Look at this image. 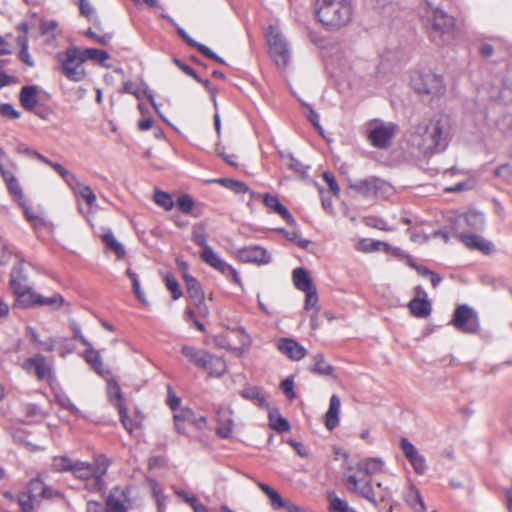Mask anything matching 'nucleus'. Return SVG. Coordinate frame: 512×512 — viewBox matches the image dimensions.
<instances>
[{
    "mask_svg": "<svg viewBox=\"0 0 512 512\" xmlns=\"http://www.w3.org/2000/svg\"><path fill=\"white\" fill-rule=\"evenodd\" d=\"M451 124L447 115H438L428 122L413 127L408 136V143L422 155L442 152L449 141Z\"/></svg>",
    "mask_w": 512,
    "mask_h": 512,
    "instance_id": "nucleus-1",
    "label": "nucleus"
},
{
    "mask_svg": "<svg viewBox=\"0 0 512 512\" xmlns=\"http://www.w3.org/2000/svg\"><path fill=\"white\" fill-rule=\"evenodd\" d=\"M421 17L430 40L437 46L450 43L455 36V20L443 10L426 1L421 8Z\"/></svg>",
    "mask_w": 512,
    "mask_h": 512,
    "instance_id": "nucleus-2",
    "label": "nucleus"
},
{
    "mask_svg": "<svg viewBox=\"0 0 512 512\" xmlns=\"http://www.w3.org/2000/svg\"><path fill=\"white\" fill-rule=\"evenodd\" d=\"M315 15L327 30L334 31L351 21L353 8L348 0H316Z\"/></svg>",
    "mask_w": 512,
    "mask_h": 512,
    "instance_id": "nucleus-3",
    "label": "nucleus"
},
{
    "mask_svg": "<svg viewBox=\"0 0 512 512\" xmlns=\"http://www.w3.org/2000/svg\"><path fill=\"white\" fill-rule=\"evenodd\" d=\"M57 60L61 73L70 81L81 82L86 78L87 73L83 67L85 60L78 47L70 46L64 52L58 53Z\"/></svg>",
    "mask_w": 512,
    "mask_h": 512,
    "instance_id": "nucleus-4",
    "label": "nucleus"
},
{
    "mask_svg": "<svg viewBox=\"0 0 512 512\" xmlns=\"http://www.w3.org/2000/svg\"><path fill=\"white\" fill-rule=\"evenodd\" d=\"M367 129L370 143L376 148L386 149L395 136L398 126L392 122L374 119L368 123Z\"/></svg>",
    "mask_w": 512,
    "mask_h": 512,
    "instance_id": "nucleus-5",
    "label": "nucleus"
},
{
    "mask_svg": "<svg viewBox=\"0 0 512 512\" xmlns=\"http://www.w3.org/2000/svg\"><path fill=\"white\" fill-rule=\"evenodd\" d=\"M412 87L420 96L440 97L445 93L441 76L433 73H421L412 78Z\"/></svg>",
    "mask_w": 512,
    "mask_h": 512,
    "instance_id": "nucleus-6",
    "label": "nucleus"
},
{
    "mask_svg": "<svg viewBox=\"0 0 512 512\" xmlns=\"http://www.w3.org/2000/svg\"><path fill=\"white\" fill-rule=\"evenodd\" d=\"M349 189L364 197H387L392 192V186L378 177H368L349 183Z\"/></svg>",
    "mask_w": 512,
    "mask_h": 512,
    "instance_id": "nucleus-7",
    "label": "nucleus"
},
{
    "mask_svg": "<svg viewBox=\"0 0 512 512\" xmlns=\"http://www.w3.org/2000/svg\"><path fill=\"white\" fill-rule=\"evenodd\" d=\"M267 42L270 49L271 57L277 66H286L289 62L288 44L278 28L269 26L267 33Z\"/></svg>",
    "mask_w": 512,
    "mask_h": 512,
    "instance_id": "nucleus-8",
    "label": "nucleus"
},
{
    "mask_svg": "<svg viewBox=\"0 0 512 512\" xmlns=\"http://www.w3.org/2000/svg\"><path fill=\"white\" fill-rule=\"evenodd\" d=\"M452 324L457 330L466 334L477 333L480 329L477 313L466 304L459 305L455 309Z\"/></svg>",
    "mask_w": 512,
    "mask_h": 512,
    "instance_id": "nucleus-9",
    "label": "nucleus"
},
{
    "mask_svg": "<svg viewBox=\"0 0 512 512\" xmlns=\"http://www.w3.org/2000/svg\"><path fill=\"white\" fill-rule=\"evenodd\" d=\"M200 257L203 262L215 270H218L227 277H231L233 282L240 283V277L236 269L221 259L211 247H205V250H202Z\"/></svg>",
    "mask_w": 512,
    "mask_h": 512,
    "instance_id": "nucleus-10",
    "label": "nucleus"
},
{
    "mask_svg": "<svg viewBox=\"0 0 512 512\" xmlns=\"http://www.w3.org/2000/svg\"><path fill=\"white\" fill-rule=\"evenodd\" d=\"M131 506L129 494L120 487L110 490L105 501V512H128Z\"/></svg>",
    "mask_w": 512,
    "mask_h": 512,
    "instance_id": "nucleus-11",
    "label": "nucleus"
},
{
    "mask_svg": "<svg viewBox=\"0 0 512 512\" xmlns=\"http://www.w3.org/2000/svg\"><path fill=\"white\" fill-rule=\"evenodd\" d=\"M163 19L168 20L172 25L175 26L178 35L182 38V40L190 47L197 48L204 56L207 58L214 60L222 65H226V62L223 58L215 54L209 47L204 44L198 43L194 39H192L186 31L180 27L169 15L161 14Z\"/></svg>",
    "mask_w": 512,
    "mask_h": 512,
    "instance_id": "nucleus-12",
    "label": "nucleus"
},
{
    "mask_svg": "<svg viewBox=\"0 0 512 512\" xmlns=\"http://www.w3.org/2000/svg\"><path fill=\"white\" fill-rule=\"evenodd\" d=\"M400 447L404 456L413 467L414 472L418 475H423L427 471L425 457L419 453L415 445L407 438H401Z\"/></svg>",
    "mask_w": 512,
    "mask_h": 512,
    "instance_id": "nucleus-13",
    "label": "nucleus"
},
{
    "mask_svg": "<svg viewBox=\"0 0 512 512\" xmlns=\"http://www.w3.org/2000/svg\"><path fill=\"white\" fill-rule=\"evenodd\" d=\"M9 286L13 293L32 288L23 260L18 261L11 269Z\"/></svg>",
    "mask_w": 512,
    "mask_h": 512,
    "instance_id": "nucleus-14",
    "label": "nucleus"
},
{
    "mask_svg": "<svg viewBox=\"0 0 512 512\" xmlns=\"http://www.w3.org/2000/svg\"><path fill=\"white\" fill-rule=\"evenodd\" d=\"M232 415L233 411L230 408L220 406L216 409V434L220 438L227 439L231 436L234 427Z\"/></svg>",
    "mask_w": 512,
    "mask_h": 512,
    "instance_id": "nucleus-15",
    "label": "nucleus"
},
{
    "mask_svg": "<svg viewBox=\"0 0 512 512\" xmlns=\"http://www.w3.org/2000/svg\"><path fill=\"white\" fill-rule=\"evenodd\" d=\"M186 289L190 299L197 309L198 314L203 317L207 316L209 314V309L205 304V295L198 281L196 279L187 280Z\"/></svg>",
    "mask_w": 512,
    "mask_h": 512,
    "instance_id": "nucleus-16",
    "label": "nucleus"
},
{
    "mask_svg": "<svg viewBox=\"0 0 512 512\" xmlns=\"http://www.w3.org/2000/svg\"><path fill=\"white\" fill-rule=\"evenodd\" d=\"M278 350L293 361H299L305 357L306 349L291 338H281L277 343Z\"/></svg>",
    "mask_w": 512,
    "mask_h": 512,
    "instance_id": "nucleus-17",
    "label": "nucleus"
},
{
    "mask_svg": "<svg viewBox=\"0 0 512 512\" xmlns=\"http://www.w3.org/2000/svg\"><path fill=\"white\" fill-rule=\"evenodd\" d=\"M23 367L29 373H33L38 380L46 379L51 373V369L46 363L45 357L41 354H37L34 357L25 360Z\"/></svg>",
    "mask_w": 512,
    "mask_h": 512,
    "instance_id": "nucleus-18",
    "label": "nucleus"
},
{
    "mask_svg": "<svg viewBox=\"0 0 512 512\" xmlns=\"http://www.w3.org/2000/svg\"><path fill=\"white\" fill-rule=\"evenodd\" d=\"M238 258L242 262H253L267 264L270 262V256L267 251L260 246L244 247L238 250Z\"/></svg>",
    "mask_w": 512,
    "mask_h": 512,
    "instance_id": "nucleus-19",
    "label": "nucleus"
},
{
    "mask_svg": "<svg viewBox=\"0 0 512 512\" xmlns=\"http://www.w3.org/2000/svg\"><path fill=\"white\" fill-rule=\"evenodd\" d=\"M459 237L464 245L471 250H477L486 255L493 250V244L479 235L462 233Z\"/></svg>",
    "mask_w": 512,
    "mask_h": 512,
    "instance_id": "nucleus-20",
    "label": "nucleus"
},
{
    "mask_svg": "<svg viewBox=\"0 0 512 512\" xmlns=\"http://www.w3.org/2000/svg\"><path fill=\"white\" fill-rule=\"evenodd\" d=\"M362 478H358L355 475H349L346 478L347 483L351 486L350 489L361 497L369 501L371 504L376 505L377 500L374 489L372 487L371 480L367 481L362 487L359 486V482Z\"/></svg>",
    "mask_w": 512,
    "mask_h": 512,
    "instance_id": "nucleus-21",
    "label": "nucleus"
},
{
    "mask_svg": "<svg viewBox=\"0 0 512 512\" xmlns=\"http://www.w3.org/2000/svg\"><path fill=\"white\" fill-rule=\"evenodd\" d=\"M264 205L272 212L280 215L288 224L296 225L294 217L291 215L289 210L280 203L279 199L275 195L264 194L263 195Z\"/></svg>",
    "mask_w": 512,
    "mask_h": 512,
    "instance_id": "nucleus-22",
    "label": "nucleus"
},
{
    "mask_svg": "<svg viewBox=\"0 0 512 512\" xmlns=\"http://www.w3.org/2000/svg\"><path fill=\"white\" fill-rule=\"evenodd\" d=\"M103 466L104 464L100 463L98 460L94 463L76 461L73 464L72 473L76 478L85 481L100 471Z\"/></svg>",
    "mask_w": 512,
    "mask_h": 512,
    "instance_id": "nucleus-23",
    "label": "nucleus"
},
{
    "mask_svg": "<svg viewBox=\"0 0 512 512\" xmlns=\"http://www.w3.org/2000/svg\"><path fill=\"white\" fill-rule=\"evenodd\" d=\"M173 418L177 422H179L180 420H184L185 423L192 424L198 430H202L207 427L206 417L197 415L190 408H183L177 413H174Z\"/></svg>",
    "mask_w": 512,
    "mask_h": 512,
    "instance_id": "nucleus-24",
    "label": "nucleus"
},
{
    "mask_svg": "<svg viewBox=\"0 0 512 512\" xmlns=\"http://www.w3.org/2000/svg\"><path fill=\"white\" fill-rule=\"evenodd\" d=\"M341 401L338 395L333 394L330 398L329 408L325 414V426L328 430H333L339 424Z\"/></svg>",
    "mask_w": 512,
    "mask_h": 512,
    "instance_id": "nucleus-25",
    "label": "nucleus"
},
{
    "mask_svg": "<svg viewBox=\"0 0 512 512\" xmlns=\"http://www.w3.org/2000/svg\"><path fill=\"white\" fill-rule=\"evenodd\" d=\"M19 101L27 111H34L38 104V87L35 85L23 86L19 93Z\"/></svg>",
    "mask_w": 512,
    "mask_h": 512,
    "instance_id": "nucleus-26",
    "label": "nucleus"
},
{
    "mask_svg": "<svg viewBox=\"0 0 512 512\" xmlns=\"http://www.w3.org/2000/svg\"><path fill=\"white\" fill-rule=\"evenodd\" d=\"M201 369L208 372L211 376L220 377L226 371V363L222 358L207 352L205 365L201 366Z\"/></svg>",
    "mask_w": 512,
    "mask_h": 512,
    "instance_id": "nucleus-27",
    "label": "nucleus"
},
{
    "mask_svg": "<svg viewBox=\"0 0 512 512\" xmlns=\"http://www.w3.org/2000/svg\"><path fill=\"white\" fill-rule=\"evenodd\" d=\"M384 462L381 458H366L357 463L356 469L363 476H371L382 471Z\"/></svg>",
    "mask_w": 512,
    "mask_h": 512,
    "instance_id": "nucleus-28",
    "label": "nucleus"
},
{
    "mask_svg": "<svg viewBox=\"0 0 512 512\" xmlns=\"http://www.w3.org/2000/svg\"><path fill=\"white\" fill-rule=\"evenodd\" d=\"M292 279L295 287L302 292H307L316 288L305 268H295L292 272Z\"/></svg>",
    "mask_w": 512,
    "mask_h": 512,
    "instance_id": "nucleus-29",
    "label": "nucleus"
},
{
    "mask_svg": "<svg viewBox=\"0 0 512 512\" xmlns=\"http://www.w3.org/2000/svg\"><path fill=\"white\" fill-rule=\"evenodd\" d=\"M313 364L310 371L320 376L334 377V367L330 365L322 353H317L312 357Z\"/></svg>",
    "mask_w": 512,
    "mask_h": 512,
    "instance_id": "nucleus-30",
    "label": "nucleus"
},
{
    "mask_svg": "<svg viewBox=\"0 0 512 512\" xmlns=\"http://www.w3.org/2000/svg\"><path fill=\"white\" fill-rule=\"evenodd\" d=\"M408 308L411 314L417 318H427L432 311L431 303L424 298L415 297L409 304Z\"/></svg>",
    "mask_w": 512,
    "mask_h": 512,
    "instance_id": "nucleus-31",
    "label": "nucleus"
},
{
    "mask_svg": "<svg viewBox=\"0 0 512 512\" xmlns=\"http://www.w3.org/2000/svg\"><path fill=\"white\" fill-rule=\"evenodd\" d=\"M27 494L31 495L34 499L39 501L41 498H50L52 495V490L49 489L42 480L36 478L32 479L27 486L25 491Z\"/></svg>",
    "mask_w": 512,
    "mask_h": 512,
    "instance_id": "nucleus-32",
    "label": "nucleus"
},
{
    "mask_svg": "<svg viewBox=\"0 0 512 512\" xmlns=\"http://www.w3.org/2000/svg\"><path fill=\"white\" fill-rule=\"evenodd\" d=\"M268 419L271 429L278 433L288 432L291 428L288 420L282 417L277 408L269 410Z\"/></svg>",
    "mask_w": 512,
    "mask_h": 512,
    "instance_id": "nucleus-33",
    "label": "nucleus"
},
{
    "mask_svg": "<svg viewBox=\"0 0 512 512\" xmlns=\"http://www.w3.org/2000/svg\"><path fill=\"white\" fill-rule=\"evenodd\" d=\"M181 353L196 367L201 368V366L205 365L207 351L197 349L193 346L183 345L181 347Z\"/></svg>",
    "mask_w": 512,
    "mask_h": 512,
    "instance_id": "nucleus-34",
    "label": "nucleus"
},
{
    "mask_svg": "<svg viewBox=\"0 0 512 512\" xmlns=\"http://www.w3.org/2000/svg\"><path fill=\"white\" fill-rule=\"evenodd\" d=\"M240 395L249 401L254 402L260 408H269L265 396L255 386H249L240 391Z\"/></svg>",
    "mask_w": 512,
    "mask_h": 512,
    "instance_id": "nucleus-35",
    "label": "nucleus"
},
{
    "mask_svg": "<svg viewBox=\"0 0 512 512\" xmlns=\"http://www.w3.org/2000/svg\"><path fill=\"white\" fill-rule=\"evenodd\" d=\"M17 296L16 299V305L22 308H32L38 305V299L36 296H39L38 293H36L33 288L27 289L24 291H20L17 293H14Z\"/></svg>",
    "mask_w": 512,
    "mask_h": 512,
    "instance_id": "nucleus-36",
    "label": "nucleus"
},
{
    "mask_svg": "<svg viewBox=\"0 0 512 512\" xmlns=\"http://www.w3.org/2000/svg\"><path fill=\"white\" fill-rule=\"evenodd\" d=\"M107 471V465H104L100 471H98L95 475L89 477L85 480V488L90 492H100L105 487V481L103 476Z\"/></svg>",
    "mask_w": 512,
    "mask_h": 512,
    "instance_id": "nucleus-37",
    "label": "nucleus"
},
{
    "mask_svg": "<svg viewBox=\"0 0 512 512\" xmlns=\"http://www.w3.org/2000/svg\"><path fill=\"white\" fill-rule=\"evenodd\" d=\"M102 241L105 243V245L112 250L118 259H123L126 255V251L123 247V245L117 241V239L114 237L113 233L108 230L102 235Z\"/></svg>",
    "mask_w": 512,
    "mask_h": 512,
    "instance_id": "nucleus-38",
    "label": "nucleus"
},
{
    "mask_svg": "<svg viewBox=\"0 0 512 512\" xmlns=\"http://www.w3.org/2000/svg\"><path fill=\"white\" fill-rule=\"evenodd\" d=\"M174 493L181 497L185 503L190 505L194 512H207V508L199 501L195 495H189L180 488H174Z\"/></svg>",
    "mask_w": 512,
    "mask_h": 512,
    "instance_id": "nucleus-39",
    "label": "nucleus"
},
{
    "mask_svg": "<svg viewBox=\"0 0 512 512\" xmlns=\"http://www.w3.org/2000/svg\"><path fill=\"white\" fill-rule=\"evenodd\" d=\"M86 362L100 375H103V362L98 351L94 350L92 344L85 352Z\"/></svg>",
    "mask_w": 512,
    "mask_h": 512,
    "instance_id": "nucleus-40",
    "label": "nucleus"
},
{
    "mask_svg": "<svg viewBox=\"0 0 512 512\" xmlns=\"http://www.w3.org/2000/svg\"><path fill=\"white\" fill-rule=\"evenodd\" d=\"M388 250L389 245L385 242L374 241L370 239H362L357 243L356 249L358 251L369 253L374 251H379L380 249Z\"/></svg>",
    "mask_w": 512,
    "mask_h": 512,
    "instance_id": "nucleus-41",
    "label": "nucleus"
},
{
    "mask_svg": "<svg viewBox=\"0 0 512 512\" xmlns=\"http://www.w3.org/2000/svg\"><path fill=\"white\" fill-rule=\"evenodd\" d=\"M406 501L416 512L426 511V506L418 489L411 487L406 495Z\"/></svg>",
    "mask_w": 512,
    "mask_h": 512,
    "instance_id": "nucleus-42",
    "label": "nucleus"
},
{
    "mask_svg": "<svg viewBox=\"0 0 512 512\" xmlns=\"http://www.w3.org/2000/svg\"><path fill=\"white\" fill-rule=\"evenodd\" d=\"M107 392L110 402H112L116 408H118L119 404H125L120 386L115 380H108Z\"/></svg>",
    "mask_w": 512,
    "mask_h": 512,
    "instance_id": "nucleus-43",
    "label": "nucleus"
},
{
    "mask_svg": "<svg viewBox=\"0 0 512 512\" xmlns=\"http://www.w3.org/2000/svg\"><path fill=\"white\" fill-rule=\"evenodd\" d=\"M81 54L85 60H92L103 64L106 60L109 59V54L105 50H99L96 48H86L81 50Z\"/></svg>",
    "mask_w": 512,
    "mask_h": 512,
    "instance_id": "nucleus-44",
    "label": "nucleus"
},
{
    "mask_svg": "<svg viewBox=\"0 0 512 512\" xmlns=\"http://www.w3.org/2000/svg\"><path fill=\"white\" fill-rule=\"evenodd\" d=\"M327 499L329 502V509L332 512H349L348 503L339 498L334 491L328 492Z\"/></svg>",
    "mask_w": 512,
    "mask_h": 512,
    "instance_id": "nucleus-45",
    "label": "nucleus"
},
{
    "mask_svg": "<svg viewBox=\"0 0 512 512\" xmlns=\"http://www.w3.org/2000/svg\"><path fill=\"white\" fill-rule=\"evenodd\" d=\"M153 200L158 206L164 208L165 210H171L174 207L172 196L160 189H155Z\"/></svg>",
    "mask_w": 512,
    "mask_h": 512,
    "instance_id": "nucleus-46",
    "label": "nucleus"
},
{
    "mask_svg": "<svg viewBox=\"0 0 512 512\" xmlns=\"http://www.w3.org/2000/svg\"><path fill=\"white\" fill-rule=\"evenodd\" d=\"M465 221L473 229H481L485 224V216L478 211H469L465 215Z\"/></svg>",
    "mask_w": 512,
    "mask_h": 512,
    "instance_id": "nucleus-47",
    "label": "nucleus"
},
{
    "mask_svg": "<svg viewBox=\"0 0 512 512\" xmlns=\"http://www.w3.org/2000/svg\"><path fill=\"white\" fill-rule=\"evenodd\" d=\"M74 463L67 456H57L53 458L52 468L57 472H72Z\"/></svg>",
    "mask_w": 512,
    "mask_h": 512,
    "instance_id": "nucleus-48",
    "label": "nucleus"
},
{
    "mask_svg": "<svg viewBox=\"0 0 512 512\" xmlns=\"http://www.w3.org/2000/svg\"><path fill=\"white\" fill-rule=\"evenodd\" d=\"M78 6L81 16L93 21L95 25L99 23V18L96 16L95 10L88 0H80Z\"/></svg>",
    "mask_w": 512,
    "mask_h": 512,
    "instance_id": "nucleus-49",
    "label": "nucleus"
},
{
    "mask_svg": "<svg viewBox=\"0 0 512 512\" xmlns=\"http://www.w3.org/2000/svg\"><path fill=\"white\" fill-rule=\"evenodd\" d=\"M18 503L22 512H34V506L38 504L39 501L24 491L18 495Z\"/></svg>",
    "mask_w": 512,
    "mask_h": 512,
    "instance_id": "nucleus-50",
    "label": "nucleus"
},
{
    "mask_svg": "<svg viewBox=\"0 0 512 512\" xmlns=\"http://www.w3.org/2000/svg\"><path fill=\"white\" fill-rule=\"evenodd\" d=\"M38 299V305H47L53 309L59 308L64 303V298L60 294H54L51 297H44L41 294L36 296Z\"/></svg>",
    "mask_w": 512,
    "mask_h": 512,
    "instance_id": "nucleus-51",
    "label": "nucleus"
},
{
    "mask_svg": "<svg viewBox=\"0 0 512 512\" xmlns=\"http://www.w3.org/2000/svg\"><path fill=\"white\" fill-rule=\"evenodd\" d=\"M305 293H306V297H305L304 309L305 310L312 309L313 311H315V314H318L320 307L318 306V295H317L316 288H314L310 291H307Z\"/></svg>",
    "mask_w": 512,
    "mask_h": 512,
    "instance_id": "nucleus-52",
    "label": "nucleus"
},
{
    "mask_svg": "<svg viewBox=\"0 0 512 512\" xmlns=\"http://www.w3.org/2000/svg\"><path fill=\"white\" fill-rule=\"evenodd\" d=\"M77 194L85 200V202L87 203L88 206L92 207L95 202H96V195L94 194V192L92 191V189L87 186V185H84V184H81L78 188H77Z\"/></svg>",
    "mask_w": 512,
    "mask_h": 512,
    "instance_id": "nucleus-53",
    "label": "nucleus"
},
{
    "mask_svg": "<svg viewBox=\"0 0 512 512\" xmlns=\"http://www.w3.org/2000/svg\"><path fill=\"white\" fill-rule=\"evenodd\" d=\"M165 282L167 289L171 292L174 300L179 299L182 296V291L179 288L178 282L175 277L171 274L165 276Z\"/></svg>",
    "mask_w": 512,
    "mask_h": 512,
    "instance_id": "nucleus-54",
    "label": "nucleus"
},
{
    "mask_svg": "<svg viewBox=\"0 0 512 512\" xmlns=\"http://www.w3.org/2000/svg\"><path fill=\"white\" fill-rule=\"evenodd\" d=\"M176 205L182 213L188 214L194 206V201L191 196L185 194L177 199Z\"/></svg>",
    "mask_w": 512,
    "mask_h": 512,
    "instance_id": "nucleus-55",
    "label": "nucleus"
},
{
    "mask_svg": "<svg viewBox=\"0 0 512 512\" xmlns=\"http://www.w3.org/2000/svg\"><path fill=\"white\" fill-rule=\"evenodd\" d=\"M281 389L283 390L284 394L289 400H293L296 397V394L294 392V378L293 376H289L286 379H284L281 382L280 385Z\"/></svg>",
    "mask_w": 512,
    "mask_h": 512,
    "instance_id": "nucleus-56",
    "label": "nucleus"
},
{
    "mask_svg": "<svg viewBox=\"0 0 512 512\" xmlns=\"http://www.w3.org/2000/svg\"><path fill=\"white\" fill-rule=\"evenodd\" d=\"M118 412H119V415H120V420H121V423L123 424L124 428L128 431V432H132L133 430V425H132V421L128 415V410H127V407L125 404H119L118 405Z\"/></svg>",
    "mask_w": 512,
    "mask_h": 512,
    "instance_id": "nucleus-57",
    "label": "nucleus"
},
{
    "mask_svg": "<svg viewBox=\"0 0 512 512\" xmlns=\"http://www.w3.org/2000/svg\"><path fill=\"white\" fill-rule=\"evenodd\" d=\"M0 115L7 119H18L20 117V112L11 104L4 103L0 105Z\"/></svg>",
    "mask_w": 512,
    "mask_h": 512,
    "instance_id": "nucleus-58",
    "label": "nucleus"
},
{
    "mask_svg": "<svg viewBox=\"0 0 512 512\" xmlns=\"http://www.w3.org/2000/svg\"><path fill=\"white\" fill-rule=\"evenodd\" d=\"M173 62L175 63V65L183 72L185 73L186 75L188 76H191L192 78H194L196 81H201V77H199V75L196 73V71L190 67L189 65H187L186 63H184L183 61H181L180 59L178 58H174L173 59Z\"/></svg>",
    "mask_w": 512,
    "mask_h": 512,
    "instance_id": "nucleus-59",
    "label": "nucleus"
},
{
    "mask_svg": "<svg viewBox=\"0 0 512 512\" xmlns=\"http://www.w3.org/2000/svg\"><path fill=\"white\" fill-rule=\"evenodd\" d=\"M192 240L194 241L195 244H197L200 247H202V250H205V247H210L207 244L206 234L203 231V229L194 228L193 234H192Z\"/></svg>",
    "mask_w": 512,
    "mask_h": 512,
    "instance_id": "nucleus-60",
    "label": "nucleus"
},
{
    "mask_svg": "<svg viewBox=\"0 0 512 512\" xmlns=\"http://www.w3.org/2000/svg\"><path fill=\"white\" fill-rule=\"evenodd\" d=\"M267 497L274 509L284 508L287 504V501L283 500L280 494L274 489L269 493V495H267Z\"/></svg>",
    "mask_w": 512,
    "mask_h": 512,
    "instance_id": "nucleus-61",
    "label": "nucleus"
},
{
    "mask_svg": "<svg viewBox=\"0 0 512 512\" xmlns=\"http://www.w3.org/2000/svg\"><path fill=\"white\" fill-rule=\"evenodd\" d=\"M323 179L325 180V182L328 184L329 186V189L330 191L338 196L339 195V192H340V188L336 182V179L334 177V175L330 172H324L323 173Z\"/></svg>",
    "mask_w": 512,
    "mask_h": 512,
    "instance_id": "nucleus-62",
    "label": "nucleus"
},
{
    "mask_svg": "<svg viewBox=\"0 0 512 512\" xmlns=\"http://www.w3.org/2000/svg\"><path fill=\"white\" fill-rule=\"evenodd\" d=\"M281 157L285 161L286 165L297 172H300L303 170V165L301 162H299L297 159L293 157L292 154L283 155L281 154Z\"/></svg>",
    "mask_w": 512,
    "mask_h": 512,
    "instance_id": "nucleus-63",
    "label": "nucleus"
},
{
    "mask_svg": "<svg viewBox=\"0 0 512 512\" xmlns=\"http://www.w3.org/2000/svg\"><path fill=\"white\" fill-rule=\"evenodd\" d=\"M167 403H168L169 407L171 408V410H173L175 413H177V410L181 404V399L173 393L172 388L170 386H168Z\"/></svg>",
    "mask_w": 512,
    "mask_h": 512,
    "instance_id": "nucleus-64",
    "label": "nucleus"
}]
</instances>
